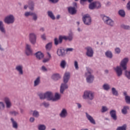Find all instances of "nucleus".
<instances>
[{"label": "nucleus", "mask_w": 130, "mask_h": 130, "mask_svg": "<svg viewBox=\"0 0 130 130\" xmlns=\"http://www.w3.org/2000/svg\"><path fill=\"white\" fill-rule=\"evenodd\" d=\"M127 62H128V58H124L121 60L120 66H117L114 68L116 75L118 78H120V77L122 76V70L123 71L126 70V64H127Z\"/></svg>", "instance_id": "nucleus-1"}, {"label": "nucleus", "mask_w": 130, "mask_h": 130, "mask_svg": "<svg viewBox=\"0 0 130 130\" xmlns=\"http://www.w3.org/2000/svg\"><path fill=\"white\" fill-rule=\"evenodd\" d=\"M62 40L65 41H69L70 42L74 40V32L72 30H70L68 33V36H59V39L55 38L54 40L55 45H58L62 43Z\"/></svg>", "instance_id": "nucleus-2"}, {"label": "nucleus", "mask_w": 130, "mask_h": 130, "mask_svg": "<svg viewBox=\"0 0 130 130\" xmlns=\"http://www.w3.org/2000/svg\"><path fill=\"white\" fill-rule=\"evenodd\" d=\"M87 72L85 73V77L86 78V82L88 84H92L94 82V75H92L93 70L90 68H87Z\"/></svg>", "instance_id": "nucleus-3"}, {"label": "nucleus", "mask_w": 130, "mask_h": 130, "mask_svg": "<svg viewBox=\"0 0 130 130\" xmlns=\"http://www.w3.org/2000/svg\"><path fill=\"white\" fill-rule=\"evenodd\" d=\"M83 99L88 100H94V98H95V94L91 91L86 90L85 91L82 95Z\"/></svg>", "instance_id": "nucleus-4"}, {"label": "nucleus", "mask_w": 130, "mask_h": 130, "mask_svg": "<svg viewBox=\"0 0 130 130\" xmlns=\"http://www.w3.org/2000/svg\"><path fill=\"white\" fill-rule=\"evenodd\" d=\"M102 20L104 21V22L108 26H110V27H113L115 23H114V21L111 19L110 17L108 16H106V15H102Z\"/></svg>", "instance_id": "nucleus-5"}, {"label": "nucleus", "mask_w": 130, "mask_h": 130, "mask_svg": "<svg viewBox=\"0 0 130 130\" xmlns=\"http://www.w3.org/2000/svg\"><path fill=\"white\" fill-rule=\"evenodd\" d=\"M16 19L15 18V16L13 14H9L7 15L4 18V23L7 24V25H11V24H14L15 23Z\"/></svg>", "instance_id": "nucleus-6"}, {"label": "nucleus", "mask_w": 130, "mask_h": 130, "mask_svg": "<svg viewBox=\"0 0 130 130\" xmlns=\"http://www.w3.org/2000/svg\"><path fill=\"white\" fill-rule=\"evenodd\" d=\"M82 21L86 26H90L92 24V18L90 15L85 14L82 17Z\"/></svg>", "instance_id": "nucleus-7"}, {"label": "nucleus", "mask_w": 130, "mask_h": 130, "mask_svg": "<svg viewBox=\"0 0 130 130\" xmlns=\"http://www.w3.org/2000/svg\"><path fill=\"white\" fill-rule=\"evenodd\" d=\"M28 38L29 42L33 44L34 45L36 44V41L37 40V36L36 34L34 32H30L28 35Z\"/></svg>", "instance_id": "nucleus-8"}, {"label": "nucleus", "mask_w": 130, "mask_h": 130, "mask_svg": "<svg viewBox=\"0 0 130 130\" xmlns=\"http://www.w3.org/2000/svg\"><path fill=\"white\" fill-rule=\"evenodd\" d=\"M69 115L68 110L66 108H62L59 114L60 118H67Z\"/></svg>", "instance_id": "nucleus-9"}, {"label": "nucleus", "mask_w": 130, "mask_h": 130, "mask_svg": "<svg viewBox=\"0 0 130 130\" xmlns=\"http://www.w3.org/2000/svg\"><path fill=\"white\" fill-rule=\"evenodd\" d=\"M4 102L6 104V107L8 109L11 108L12 106H13V104H12V101H11V99L9 98L8 96H6L4 98Z\"/></svg>", "instance_id": "nucleus-10"}, {"label": "nucleus", "mask_w": 130, "mask_h": 130, "mask_svg": "<svg viewBox=\"0 0 130 130\" xmlns=\"http://www.w3.org/2000/svg\"><path fill=\"white\" fill-rule=\"evenodd\" d=\"M86 50V55L88 57H93V55H94V51L93 49L90 47H87L85 48Z\"/></svg>", "instance_id": "nucleus-11"}, {"label": "nucleus", "mask_w": 130, "mask_h": 130, "mask_svg": "<svg viewBox=\"0 0 130 130\" xmlns=\"http://www.w3.org/2000/svg\"><path fill=\"white\" fill-rule=\"evenodd\" d=\"M23 69L24 67L22 64H18L15 67V70L18 72V74L20 76H23L24 75Z\"/></svg>", "instance_id": "nucleus-12"}, {"label": "nucleus", "mask_w": 130, "mask_h": 130, "mask_svg": "<svg viewBox=\"0 0 130 130\" xmlns=\"http://www.w3.org/2000/svg\"><path fill=\"white\" fill-rule=\"evenodd\" d=\"M25 54L29 56L33 55V51L31 49V45L27 44L25 46Z\"/></svg>", "instance_id": "nucleus-13"}, {"label": "nucleus", "mask_w": 130, "mask_h": 130, "mask_svg": "<svg viewBox=\"0 0 130 130\" xmlns=\"http://www.w3.org/2000/svg\"><path fill=\"white\" fill-rule=\"evenodd\" d=\"M85 116L87 118V119L92 124H96V121H95V119L91 115H90L87 112H85Z\"/></svg>", "instance_id": "nucleus-14"}, {"label": "nucleus", "mask_w": 130, "mask_h": 130, "mask_svg": "<svg viewBox=\"0 0 130 130\" xmlns=\"http://www.w3.org/2000/svg\"><path fill=\"white\" fill-rule=\"evenodd\" d=\"M69 85H68L67 83H61L60 87V93L61 94H63V92H64V90H66V89H68Z\"/></svg>", "instance_id": "nucleus-15"}, {"label": "nucleus", "mask_w": 130, "mask_h": 130, "mask_svg": "<svg viewBox=\"0 0 130 130\" xmlns=\"http://www.w3.org/2000/svg\"><path fill=\"white\" fill-rule=\"evenodd\" d=\"M10 120L11 121L13 128H14V129H18L19 128V124H18V122H16V121L13 118H11Z\"/></svg>", "instance_id": "nucleus-16"}, {"label": "nucleus", "mask_w": 130, "mask_h": 130, "mask_svg": "<svg viewBox=\"0 0 130 130\" xmlns=\"http://www.w3.org/2000/svg\"><path fill=\"white\" fill-rule=\"evenodd\" d=\"M71 78V73L70 72L65 73L63 78V83H68L70 79Z\"/></svg>", "instance_id": "nucleus-17"}, {"label": "nucleus", "mask_w": 130, "mask_h": 130, "mask_svg": "<svg viewBox=\"0 0 130 130\" xmlns=\"http://www.w3.org/2000/svg\"><path fill=\"white\" fill-rule=\"evenodd\" d=\"M46 99L48 101H52L53 98V94L51 92L48 91L45 93Z\"/></svg>", "instance_id": "nucleus-18"}, {"label": "nucleus", "mask_w": 130, "mask_h": 130, "mask_svg": "<svg viewBox=\"0 0 130 130\" xmlns=\"http://www.w3.org/2000/svg\"><path fill=\"white\" fill-rule=\"evenodd\" d=\"M64 51V49L62 48H59L57 49V54L58 56H64V55H66V53Z\"/></svg>", "instance_id": "nucleus-19"}, {"label": "nucleus", "mask_w": 130, "mask_h": 130, "mask_svg": "<svg viewBox=\"0 0 130 130\" xmlns=\"http://www.w3.org/2000/svg\"><path fill=\"white\" fill-rule=\"evenodd\" d=\"M110 115L113 120H117V116H116V111L115 110H111Z\"/></svg>", "instance_id": "nucleus-20"}, {"label": "nucleus", "mask_w": 130, "mask_h": 130, "mask_svg": "<svg viewBox=\"0 0 130 130\" xmlns=\"http://www.w3.org/2000/svg\"><path fill=\"white\" fill-rule=\"evenodd\" d=\"M35 55L37 59H39V60L42 59V58L44 57V54H43L42 52L40 51H38L37 53H36Z\"/></svg>", "instance_id": "nucleus-21"}, {"label": "nucleus", "mask_w": 130, "mask_h": 130, "mask_svg": "<svg viewBox=\"0 0 130 130\" xmlns=\"http://www.w3.org/2000/svg\"><path fill=\"white\" fill-rule=\"evenodd\" d=\"M61 95L57 92L55 93L54 96L53 95L52 101L55 102V101H58L60 99Z\"/></svg>", "instance_id": "nucleus-22"}, {"label": "nucleus", "mask_w": 130, "mask_h": 130, "mask_svg": "<svg viewBox=\"0 0 130 130\" xmlns=\"http://www.w3.org/2000/svg\"><path fill=\"white\" fill-rule=\"evenodd\" d=\"M105 56L108 58H110L111 59L113 57V54H112V52L111 51L108 50L105 53Z\"/></svg>", "instance_id": "nucleus-23"}, {"label": "nucleus", "mask_w": 130, "mask_h": 130, "mask_svg": "<svg viewBox=\"0 0 130 130\" xmlns=\"http://www.w3.org/2000/svg\"><path fill=\"white\" fill-rule=\"evenodd\" d=\"M68 11L71 15H75L77 13V10L75 7H70L68 8Z\"/></svg>", "instance_id": "nucleus-24"}, {"label": "nucleus", "mask_w": 130, "mask_h": 130, "mask_svg": "<svg viewBox=\"0 0 130 130\" xmlns=\"http://www.w3.org/2000/svg\"><path fill=\"white\" fill-rule=\"evenodd\" d=\"M0 31L2 33L6 34V29L4 26V22L2 21H0Z\"/></svg>", "instance_id": "nucleus-25"}, {"label": "nucleus", "mask_w": 130, "mask_h": 130, "mask_svg": "<svg viewBox=\"0 0 130 130\" xmlns=\"http://www.w3.org/2000/svg\"><path fill=\"white\" fill-rule=\"evenodd\" d=\"M40 80H41V77L40 76L38 77L34 81V87H37L40 84Z\"/></svg>", "instance_id": "nucleus-26"}, {"label": "nucleus", "mask_w": 130, "mask_h": 130, "mask_svg": "<svg viewBox=\"0 0 130 130\" xmlns=\"http://www.w3.org/2000/svg\"><path fill=\"white\" fill-rule=\"evenodd\" d=\"M127 128V125L123 124L122 126H119L117 127L116 130H126Z\"/></svg>", "instance_id": "nucleus-27"}, {"label": "nucleus", "mask_w": 130, "mask_h": 130, "mask_svg": "<svg viewBox=\"0 0 130 130\" xmlns=\"http://www.w3.org/2000/svg\"><path fill=\"white\" fill-rule=\"evenodd\" d=\"M103 88L105 91H109L110 90V85L108 83H105L103 85Z\"/></svg>", "instance_id": "nucleus-28"}, {"label": "nucleus", "mask_w": 130, "mask_h": 130, "mask_svg": "<svg viewBox=\"0 0 130 130\" xmlns=\"http://www.w3.org/2000/svg\"><path fill=\"white\" fill-rule=\"evenodd\" d=\"M47 14L48 17H49V18H50V19L52 20H54L55 19V16H54V14H53V12H52V11H48Z\"/></svg>", "instance_id": "nucleus-29"}, {"label": "nucleus", "mask_w": 130, "mask_h": 130, "mask_svg": "<svg viewBox=\"0 0 130 130\" xmlns=\"http://www.w3.org/2000/svg\"><path fill=\"white\" fill-rule=\"evenodd\" d=\"M60 67L61 69H66L67 67V61L66 60H62L60 63Z\"/></svg>", "instance_id": "nucleus-30"}, {"label": "nucleus", "mask_w": 130, "mask_h": 130, "mask_svg": "<svg viewBox=\"0 0 130 130\" xmlns=\"http://www.w3.org/2000/svg\"><path fill=\"white\" fill-rule=\"evenodd\" d=\"M37 128L38 130H46V125L44 124L38 125Z\"/></svg>", "instance_id": "nucleus-31"}, {"label": "nucleus", "mask_w": 130, "mask_h": 130, "mask_svg": "<svg viewBox=\"0 0 130 130\" xmlns=\"http://www.w3.org/2000/svg\"><path fill=\"white\" fill-rule=\"evenodd\" d=\"M129 109V107L127 106H125L123 107V109L121 110V112L122 114H126L127 113V110Z\"/></svg>", "instance_id": "nucleus-32"}, {"label": "nucleus", "mask_w": 130, "mask_h": 130, "mask_svg": "<svg viewBox=\"0 0 130 130\" xmlns=\"http://www.w3.org/2000/svg\"><path fill=\"white\" fill-rule=\"evenodd\" d=\"M32 20L36 22L38 20V15L35 12H32L31 15Z\"/></svg>", "instance_id": "nucleus-33"}, {"label": "nucleus", "mask_w": 130, "mask_h": 130, "mask_svg": "<svg viewBox=\"0 0 130 130\" xmlns=\"http://www.w3.org/2000/svg\"><path fill=\"white\" fill-rule=\"evenodd\" d=\"M32 116L34 117H36V118H38L39 116H40V114H39V112L37 110H34L32 112Z\"/></svg>", "instance_id": "nucleus-34"}, {"label": "nucleus", "mask_w": 130, "mask_h": 130, "mask_svg": "<svg viewBox=\"0 0 130 130\" xmlns=\"http://www.w3.org/2000/svg\"><path fill=\"white\" fill-rule=\"evenodd\" d=\"M112 93L114 96H118V91L115 87H112L111 89Z\"/></svg>", "instance_id": "nucleus-35"}, {"label": "nucleus", "mask_w": 130, "mask_h": 130, "mask_svg": "<svg viewBox=\"0 0 130 130\" xmlns=\"http://www.w3.org/2000/svg\"><path fill=\"white\" fill-rule=\"evenodd\" d=\"M118 14L120 17H122V18H124V17H125V12L123 10H120L118 11Z\"/></svg>", "instance_id": "nucleus-36"}, {"label": "nucleus", "mask_w": 130, "mask_h": 130, "mask_svg": "<svg viewBox=\"0 0 130 130\" xmlns=\"http://www.w3.org/2000/svg\"><path fill=\"white\" fill-rule=\"evenodd\" d=\"M59 78L60 77L59 76V74H53L52 76V79L54 81H57V80H58Z\"/></svg>", "instance_id": "nucleus-37"}, {"label": "nucleus", "mask_w": 130, "mask_h": 130, "mask_svg": "<svg viewBox=\"0 0 130 130\" xmlns=\"http://www.w3.org/2000/svg\"><path fill=\"white\" fill-rule=\"evenodd\" d=\"M121 28L124 30H130V26L128 25L122 24L121 25Z\"/></svg>", "instance_id": "nucleus-38"}, {"label": "nucleus", "mask_w": 130, "mask_h": 130, "mask_svg": "<svg viewBox=\"0 0 130 130\" xmlns=\"http://www.w3.org/2000/svg\"><path fill=\"white\" fill-rule=\"evenodd\" d=\"M5 108H6L5 103H4V102H0V111H3V110H5Z\"/></svg>", "instance_id": "nucleus-39"}, {"label": "nucleus", "mask_w": 130, "mask_h": 130, "mask_svg": "<svg viewBox=\"0 0 130 130\" xmlns=\"http://www.w3.org/2000/svg\"><path fill=\"white\" fill-rule=\"evenodd\" d=\"M10 115H13V116H17L19 115V112L16 111H11L9 112Z\"/></svg>", "instance_id": "nucleus-40"}, {"label": "nucleus", "mask_w": 130, "mask_h": 130, "mask_svg": "<svg viewBox=\"0 0 130 130\" xmlns=\"http://www.w3.org/2000/svg\"><path fill=\"white\" fill-rule=\"evenodd\" d=\"M89 9L90 10H94V9H96L95 2L91 3L89 5Z\"/></svg>", "instance_id": "nucleus-41"}, {"label": "nucleus", "mask_w": 130, "mask_h": 130, "mask_svg": "<svg viewBox=\"0 0 130 130\" xmlns=\"http://www.w3.org/2000/svg\"><path fill=\"white\" fill-rule=\"evenodd\" d=\"M39 97L40 98V99L41 100H44V99H46V96H45V93H40L38 94Z\"/></svg>", "instance_id": "nucleus-42"}, {"label": "nucleus", "mask_w": 130, "mask_h": 130, "mask_svg": "<svg viewBox=\"0 0 130 130\" xmlns=\"http://www.w3.org/2000/svg\"><path fill=\"white\" fill-rule=\"evenodd\" d=\"M52 47V44L51 43H49L46 45V49L47 50H50Z\"/></svg>", "instance_id": "nucleus-43"}, {"label": "nucleus", "mask_w": 130, "mask_h": 130, "mask_svg": "<svg viewBox=\"0 0 130 130\" xmlns=\"http://www.w3.org/2000/svg\"><path fill=\"white\" fill-rule=\"evenodd\" d=\"M125 76L128 80H130V70L125 71Z\"/></svg>", "instance_id": "nucleus-44"}, {"label": "nucleus", "mask_w": 130, "mask_h": 130, "mask_svg": "<svg viewBox=\"0 0 130 130\" xmlns=\"http://www.w3.org/2000/svg\"><path fill=\"white\" fill-rule=\"evenodd\" d=\"M94 4L95 6V9H100V8H101V3L99 2H94Z\"/></svg>", "instance_id": "nucleus-45"}, {"label": "nucleus", "mask_w": 130, "mask_h": 130, "mask_svg": "<svg viewBox=\"0 0 130 130\" xmlns=\"http://www.w3.org/2000/svg\"><path fill=\"white\" fill-rule=\"evenodd\" d=\"M107 111H108V108H107L106 106H103L102 107L101 112H102V113H104Z\"/></svg>", "instance_id": "nucleus-46"}, {"label": "nucleus", "mask_w": 130, "mask_h": 130, "mask_svg": "<svg viewBox=\"0 0 130 130\" xmlns=\"http://www.w3.org/2000/svg\"><path fill=\"white\" fill-rule=\"evenodd\" d=\"M32 14H33V12H26L24 13V16L26 18H28V17L30 16H32Z\"/></svg>", "instance_id": "nucleus-47"}, {"label": "nucleus", "mask_w": 130, "mask_h": 130, "mask_svg": "<svg viewBox=\"0 0 130 130\" xmlns=\"http://www.w3.org/2000/svg\"><path fill=\"white\" fill-rule=\"evenodd\" d=\"M74 64V67L75 68V70L78 71V70H79V63L77 62V61H75Z\"/></svg>", "instance_id": "nucleus-48"}, {"label": "nucleus", "mask_w": 130, "mask_h": 130, "mask_svg": "<svg viewBox=\"0 0 130 130\" xmlns=\"http://www.w3.org/2000/svg\"><path fill=\"white\" fill-rule=\"evenodd\" d=\"M121 50H120V48L117 47L115 49V52L117 54H119L120 53Z\"/></svg>", "instance_id": "nucleus-49"}, {"label": "nucleus", "mask_w": 130, "mask_h": 130, "mask_svg": "<svg viewBox=\"0 0 130 130\" xmlns=\"http://www.w3.org/2000/svg\"><path fill=\"white\" fill-rule=\"evenodd\" d=\"M49 3H51V4H57L58 2H59V0H49Z\"/></svg>", "instance_id": "nucleus-50"}, {"label": "nucleus", "mask_w": 130, "mask_h": 130, "mask_svg": "<svg viewBox=\"0 0 130 130\" xmlns=\"http://www.w3.org/2000/svg\"><path fill=\"white\" fill-rule=\"evenodd\" d=\"M29 9L31 10V11H33L34 10V3H32L29 6Z\"/></svg>", "instance_id": "nucleus-51"}, {"label": "nucleus", "mask_w": 130, "mask_h": 130, "mask_svg": "<svg viewBox=\"0 0 130 130\" xmlns=\"http://www.w3.org/2000/svg\"><path fill=\"white\" fill-rule=\"evenodd\" d=\"M123 95L124 96H125V102H126L127 101V97H130V96L127 95V93H126V92H123Z\"/></svg>", "instance_id": "nucleus-52"}, {"label": "nucleus", "mask_w": 130, "mask_h": 130, "mask_svg": "<svg viewBox=\"0 0 130 130\" xmlns=\"http://www.w3.org/2000/svg\"><path fill=\"white\" fill-rule=\"evenodd\" d=\"M74 48H68L66 50L67 52H72Z\"/></svg>", "instance_id": "nucleus-53"}, {"label": "nucleus", "mask_w": 130, "mask_h": 130, "mask_svg": "<svg viewBox=\"0 0 130 130\" xmlns=\"http://www.w3.org/2000/svg\"><path fill=\"white\" fill-rule=\"evenodd\" d=\"M86 2H87V0H80V5H82V6H85V3H86Z\"/></svg>", "instance_id": "nucleus-54"}, {"label": "nucleus", "mask_w": 130, "mask_h": 130, "mask_svg": "<svg viewBox=\"0 0 130 130\" xmlns=\"http://www.w3.org/2000/svg\"><path fill=\"white\" fill-rule=\"evenodd\" d=\"M42 105H44L45 107H48V106H49V103H46V102H44Z\"/></svg>", "instance_id": "nucleus-55"}, {"label": "nucleus", "mask_w": 130, "mask_h": 130, "mask_svg": "<svg viewBox=\"0 0 130 130\" xmlns=\"http://www.w3.org/2000/svg\"><path fill=\"white\" fill-rule=\"evenodd\" d=\"M41 37L43 40H46V35H45V34H43V35H42Z\"/></svg>", "instance_id": "nucleus-56"}, {"label": "nucleus", "mask_w": 130, "mask_h": 130, "mask_svg": "<svg viewBox=\"0 0 130 130\" xmlns=\"http://www.w3.org/2000/svg\"><path fill=\"white\" fill-rule=\"evenodd\" d=\"M29 121L30 122H31V123H33V122H34V121H35V118H34V117H31L29 118Z\"/></svg>", "instance_id": "nucleus-57"}, {"label": "nucleus", "mask_w": 130, "mask_h": 130, "mask_svg": "<svg viewBox=\"0 0 130 130\" xmlns=\"http://www.w3.org/2000/svg\"><path fill=\"white\" fill-rule=\"evenodd\" d=\"M50 60V59L49 58H45L43 60V62L45 63L46 62H48V61H49Z\"/></svg>", "instance_id": "nucleus-58"}, {"label": "nucleus", "mask_w": 130, "mask_h": 130, "mask_svg": "<svg viewBox=\"0 0 130 130\" xmlns=\"http://www.w3.org/2000/svg\"><path fill=\"white\" fill-rule=\"evenodd\" d=\"M41 70L42 71H43V72H47V69H46V67H45V66H42L41 68Z\"/></svg>", "instance_id": "nucleus-59"}, {"label": "nucleus", "mask_w": 130, "mask_h": 130, "mask_svg": "<svg viewBox=\"0 0 130 130\" xmlns=\"http://www.w3.org/2000/svg\"><path fill=\"white\" fill-rule=\"evenodd\" d=\"M47 54L48 58L51 59V54H50V53L48 52H47Z\"/></svg>", "instance_id": "nucleus-60"}, {"label": "nucleus", "mask_w": 130, "mask_h": 130, "mask_svg": "<svg viewBox=\"0 0 130 130\" xmlns=\"http://www.w3.org/2000/svg\"><path fill=\"white\" fill-rule=\"evenodd\" d=\"M73 6L74 7V8L75 9H77V3H73Z\"/></svg>", "instance_id": "nucleus-61"}, {"label": "nucleus", "mask_w": 130, "mask_h": 130, "mask_svg": "<svg viewBox=\"0 0 130 130\" xmlns=\"http://www.w3.org/2000/svg\"><path fill=\"white\" fill-rule=\"evenodd\" d=\"M77 106L78 107V108H81L82 107V105H81V104L80 103H77Z\"/></svg>", "instance_id": "nucleus-62"}, {"label": "nucleus", "mask_w": 130, "mask_h": 130, "mask_svg": "<svg viewBox=\"0 0 130 130\" xmlns=\"http://www.w3.org/2000/svg\"><path fill=\"white\" fill-rule=\"evenodd\" d=\"M40 31H41V32H44V28L41 27V28L40 29Z\"/></svg>", "instance_id": "nucleus-63"}, {"label": "nucleus", "mask_w": 130, "mask_h": 130, "mask_svg": "<svg viewBox=\"0 0 130 130\" xmlns=\"http://www.w3.org/2000/svg\"><path fill=\"white\" fill-rule=\"evenodd\" d=\"M77 30L78 32H82V29H81L80 27L78 28Z\"/></svg>", "instance_id": "nucleus-64"}]
</instances>
